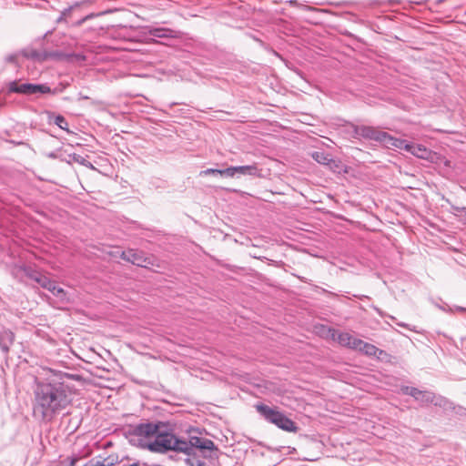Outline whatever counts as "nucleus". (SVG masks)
<instances>
[{"instance_id": "28", "label": "nucleus", "mask_w": 466, "mask_h": 466, "mask_svg": "<svg viewBox=\"0 0 466 466\" xmlns=\"http://www.w3.org/2000/svg\"><path fill=\"white\" fill-rule=\"evenodd\" d=\"M214 449H215V444L211 440L204 439V438L202 439L200 450L212 451Z\"/></svg>"}, {"instance_id": "8", "label": "nucleus", "mask_w": 466, "mask_h": 466, "mask_svg": "<svg viewBox=\"0 0 466 466\" xmlns=\"http://www.w3.org/2000/svg\"><path fill=\"white\" fill-rule=\"evenodd\" d=\"M380 144L389 149H404L406 150L408 141L392 137L387 132L383 133Z\"/></svg>"}, {"instance_id": "35", "label": "nucleus", "mask_w": 466, "mask_h": 466, "mask_svg": "<svg viewBox=\"0 0 466 466\" xmlns=\"http://www.w3.org/2000/svg\"><path fill=\"white\" fill-rule=\"evenodd\" d=\"M123 466H141L140 463L138 461H136V462H133L131 464H128V465H123Z\"/></svg>"}, {"instance_id": "34", "label": "nucleus", "mask_w": 466, "mask_h": 466, "mask_svg": "<svg viewBox=\"0 0 466 466\" xmlns=\"http://www.w3.org/2000/svg\"><path fill=\"white\" fill-rule=\"evenodd\" d=\"M68 460L70 461L69 466H74L76 464V462L78 461V458H76V457H75V458H68Z\"/></svg>"}, {"instance_id": "16", "label": "nucleus", "mask_w": 466, "mask_h": 466, "mask_svg": "<svg viewBox=\"0 0 466 466\" xmlns=\"http://www.w3.org/2000/svg\"><path fill=\"white\" fill-rule=\"evenodd\" d=\"M24 56L36 60V61H43L46 59V56L37 50L35 49H25L23 51Z\"/></svg>"}, {"instance_id": "4", "label": "nucleus", "mask_w": 466, "mask_h": 466, "mask_svg": "<svg viewBox=\"0 0 466 466\" xmlns=\"http://www.w3.org/2000/svg\"><path fill=\"white\" fill-rule=\"evenodd\" d=\"M255 408L268 422L288 432L298 431L299 428L296 423L279 410L278 408L270 407L263 403L257 404Z\"/></svg>"}, {"instance_id": "29", "label": "nucleus", "mask_w": 466, "mask_h": 466, "mask_svg": "<svg viewBox=\"0 0 466 466\" xmlns=\"http://www.w3.org/2000/svg\"><path fill=\"white\" fill-rule=\"evenodd\" d=\"M219 172H220V169L208 168V169L202 170L199 173V176L203 177V176H208V175H215V174H219Z\"/></svg>"}, {"instance_id": "10", "label": "nucleus", "mask_w": 466, "mask_h": 466, "mask_svg": "<svg viewBox=\"0 0 466 466\" xmlns=\"http://www.w3.org/2000/svg\"><path fill=\"white\" fill-rule=\"evenodd\" d=\"M333 339H336L341 346L352 350H356L358 345L361 344V339L353 337L349 332H339L337 334V337H335V334H333Z\"/></svg>"}, {"instance_id": "27", "label": "nucleus", "mask_w": 466, "mask_h": 466, "mask_svg": "<svg viewBox=\"0 0 466 466\" xmlns=\"http://www.w3.org/2000/svg\"><path fill=\"white\" fill-rule=\"evenodd\" d=\"M237 174L235 167H229L225 169H220L219 175L233 177Z\"/></svg>"}, {"instance_id": "32", "label": "nucleus", "mask_w": 466, "mask_h": 466, "mask_svg": "<svg viewBox=\"0 0 466 466\" xmlns=\"http://www.w3.org/2000/svg\"><path fill=\"white\" fill-rule=\"evenodd\" d=\"M15 59H16L15 55H10V56H6V58H5V60L10 63H15Z\"/></svg>"}, {"instance_id": "2", "label": "nucleus", "mask_w": 466, "mask_h": 466, "mask_svg": "<svg viewBox=\"0 0 466 466\" xmlns=\"http://www.w3.org/2000/svg\"><path fill=\"white\" fill-rule=\"evenodd\" d=\"M163 426L164 423L161 421L139 423L128 429L126 437L131 445L147 450L157 430Z\"/></svg>"}, {"instance_id": "3", "label": "nucleus", "mask_w": 466, "mask_h": 466, "mask_svg": "<svg viewBox=\"0 0 466 466\" xmlns=\"http://www.w3.org/2000/svg\"><path fill=\"white\" fill-rule=\"evenodd\" d=\"M189 445L187 441L178 439L175 434L162 431L159 427L157 433H156L153 442L148 445V451L155 453H167L170 451L181 452L187 451Z\"/></svg>"}, {"instance_id": "14", "label": "nucleus", "mask_w": 466, "mask_h": 466, "mask_svg": "<svg viewBox=\"0 0 466 466\" xmlns=\"http://www.w3.org/2000/svg\"><path fill=\"white\" fill-rule=\"evenodd\" d=\"M436 395L428 390H420V395L417 397L416 400L421 404L432 403L435 401Z\"/></svg>"}, {"instance_id": "18", "label": "nucleus", "mask_w": 466, "mask_h": 466, "mask_svg": "<svg viewBox=\"0 0 466 466\" xmlns=\"http://www.w3.org/2000/svg\"><path fill=\"white\" fill-rule=\"evenodd\" d=\"M202 439L203 438L197 437V436L190 437L189 441H187V445H189L188 449L187 450V451H182V452L189 455L191 451L193 450V448L200 449L201 443H202Z\"/></svg>"}, {"instance_id": "11", "label": "nucleus", "mask_w": 466, "mask_h": 466, "mask_svg": "<svg viewBox=\"0 0 466 466\" xmlns=\"http://www.w3.org/2000/svg\"><path fill=\"white\" fill-rule=\"evenodd\" d=\"M363 354L370 356V357H376L378 359H380L382 355H386V352L382 350H380L376 346L370 344L368 342H365L361 339V344L358 345L357 349Z\"/></svg>"}, {"instance_id": "6", "label": "nucleus", "mask_w": 466, "mask_h": 466, "mask_svg": "<svg viewBox=\"0 0 466 466\" xmlns=\"http://www.w3.org/2000/svg\"><path fill=\"white\" fill-rule=\"evenodd\" d=\"M119 254L120 258L124 260H127L136 266L147 268L149 265H153L151 258L147 257L143 251L129 249L127 251H116L115 253H110L112 256H116Z\"/></svg>"}, {"instance_id": "30", "label": "nucleus", "mask_w": 466, "mask_h": 466, "mask_svg": "<svg viewBox=\"0 0 466 466\" xmlns=\"http://www.w3.org/2000/svg\"><path fill=\"white\" fill-rule=\"evenodd\" d=\"M290 5L292 6H296V7H303L305 9H311V7L308 6V5H303L301 4H299L297 0H289L288 2Z\"/></svg>"}, {"instance_id": "12", "label": "nucleus", "mask_w": 466, "mask_h": 466, "mask_svg": "<svg viewBox=\"0 0 466 466\" xmlns=\"http://www.w3.org/2000/svg\"><path fill=\"white\" fill-rule=\"evenodd\" d=\"M405 151L410 152L413 156L421 159H428L431 154V150L428 149L426 147L420 144H413L410 142H408Z\"/></svg>"}, {"instance_id": "20", "label": "nucleus", "mask_w": 466, "mask_h": 466, "mask_svg": "<svg viewBox=\"0 0 466 466\" xmlns=\"http://www.w3.org/2000/svg\"><path fill=\"white\" fill-rule=\"evenodd\" d=\"M20 270L24 272V274L29 278L30 279L35 281L37 277H39V274L41 272L32 268L31 267H21Z\"/></svg>"}, {"instance_id": "1", "label": "nucleus", "mask_w": 466, "mask_h": 466, "mask_svg": "<svg viewBox=\"0 0 466 466\" xmlns=\"http://www.w3.org/2000/svg\"><path fill=\"white\" fill-rule=\"evenodd\" d=\"M33 395L34 415L46 422L52 421L73 400L68 387L61 382L36 381Z\"/></svg>"}, {"instance_id": "21", "label": "nucleus", "mask_w": 466, "mask_h": 466, "mask_svg": "<svg viewBox=\"0 0 466 466\" xmlns=\"http://www.w3.org/2000/svg\"><path fill=\"white\" fill-rule=\"evenodd\" d=\"M432 403H434L436 406H440L444 409H453L452 402H451L449 400H447L441 396H439V397L436 396L435 401H433Z\"/></svg>"}, {"instance_id": "15", "label": "nucleus", "mask_w": 466, "mask_h": 466, "mask_svg": "<svg viewBox=\"0 0 466 466\" xmlns=\"http://www.w3.org/2000/svg\"><path fill=\"white\" fill-rule=\"evenodd\" d=\"M148 32L152 36L159 37V38L169 37L172 34L171 29L164 28V27L151 28V29H149Z\"/></svg>"}, {"instance_id": "9", "label": "nucleus", "mask_w": 466, "mask_h": 466, "mask_svg": "<svg viewBox=\"0 0 466 466\" xmlns=\"http://www.w3.org/2000/svg\"><path fill=\"white\" fill-rule=\"evenodd\" d=\"M15 339V333L8 329H3L0 330V350L8 355L12 345L14 344Z\"/></svg>"}, {"instance_id": "25", "label": "nucleus", "mask_w": 466, "mask_h": 466, "mask_svg": "<svg viewBox=\"0 0 466 466\" xmlns=\"http://www.w3.org/2000/svg\"><path fill=\"white\" fill-rule=\"evenodd\" d=\"M185 464L186 466H204V462L195 456L187 458Z\"/></svg>"}, {"instance_id": "22", "label": "nucleus", "mask_w": 466, "mask_h": 466, "mask_svg": "<svg viewBox=\"0 0 466 466\" xmlns=\"http://www.w3.org/2000/svg\"><path fill=\"white\" fill-rule=\"evenodd\" d=\"M312 157L318 162V163H320V164H327L328 162L330 161V158H329V155H326L325 153L323 152H319V151H316V152H313L312 153Z\"/></svg>"}, {"instance_id": "33", "label": "nucleus", "mask_w": 466, "mask_h": 466, "mask_svg": "<svg viewBox=\"0 0 466 466\" xmlns=\"http://www.w3.org/2000/svg\"><path fill=\"white\" fill-rule=\"evenodd\" d=\"M397 325L400 326V327L406 328V329H408L410 330H413V329H411L409 324H406V323H403V322H397Z\"/></svg>"}, {"instance_id": "23", "label": "nucleus", "mask_w": 466, "mask_h": 466, "mask_svg": "<svg viewBox=\"0 0 466 466\" xmlns=\"http://www.w3.org/2000/svg\"><path fill=\"white\" fill-rule=\"evenodd\" d=\"M54 124H56L61 129L68 131V123L63 116H54Z\"/></svg>"}, {"instance_id": "5", "label": "nucleus", "mask_w": 466, "mask_h": 466, "mask_svg": "<svg viewBox=\"0 0 466 466\" xmlns=\"http://www.w3.org/2000/svg\"><path fill=\"white\" fill-rule=\"evenodd\" d=\"M10 92L19 93L24 95H35V94H47L51 92V88L47 85L30 84L24 83L18 84L14 81L9 84L8 87Z\"/></svg>"}, {"instance_id": "17", "label": "nucleus", "mask_w": 466, "mask_h": 466, "mask_svg": "<svg viewBox=\"0 0 466 466\" xmlns=\"http://www.w3.org/2000/svg\"><path fill=\"white\" fill-rule=\"evenodd\" d=\"M35 282L44 289H55V281L51 280L42 273L39 274V277H37Z\"/></svg>"}, {"instance_id": "24", "label": "nucleus", "mask_w": 466, "mask_h": 466, "mask_svg": "<svg viewBox=\"0 0 466 466\" xmlns=\"http://www.w3.org/2000/svg\"><path fill=\"white\" fill-rule=\"evenodd\" d=\"M401 392L405 395H410L413 397L415 400L417 399L418 396L420 395V390L419 389L409 386L402 387Z\"/></svg>"}, {"instance_id": "26", "label": "nucleus", "mask_w": 466, "mask_h": 466, "mask_svg": "<svg viewBox=\"0 0 466 466\" xmlns=\"http://www.w3.org/2000/svg\"><path fill=\"white\" fill-rule=\"evenodd\" d=\"M48 290L51 291L55 296L59 298L61 300L66 299L65 290L62 288L57 287L56 284H55V289H48Z\"/></svg>"}, {"instance_id": "31", "label": "nucleus", "mask_w": 466, "mask_h": 466, "mask_svg": "<svg viewBox=\"0 0 466 466\" xmlns=\"http://www.w3.org/2000/svg\"><path fill=\"white\" fill-rule=\"evenodd\" d=\"M73 159L76 162L80 163V164H85V162H86V160L83 157H81L80 155L74 154Z\"/></svg>"}, {"instance_id": "19", "label": "nucleus", "mask_w": 466, "mask_h": 466, "mask_svg": "<svg viewBox=\"0 0 466 466\" xmlns=\"http://www.w3.org/2000/svg\"><path fill=\"white\" fill-rule=\"evenodd\" d=\"M113 465H114V460H111L109 457L103 461L91 460L88 462H86L84 466H113Z\"/></svg>"}, {"instance_id": "13", "label": "nucleus", "mask_w": 466, "mask_h": 466, "mask_svg": "<svg viewBox=\"0 0 466 466\" xmlns=\"http://www.w3.org/2000/svg\"><path fill=\"white\" fill-rule=\"evenodd\" d=\"M237 173L244 176H251L259 177H261V169L258 168L257 163L247 166H237L235 167Z\"/></svg>"}, {"instance_id": "7", "label": "nucleus", "mask_w": 466, "mask_h": 466, "mask_svg": "<svg viewBox=\"0 0 466 466\" xmlns=\"http://www.w3.org/2000/svg\"><path fill=\"white\" fill-rule=\"evenodd\" d=\"M384 131L370 126L354 127V134L366 139H370L380 143Z\"/></svg>"}]
</instances>
